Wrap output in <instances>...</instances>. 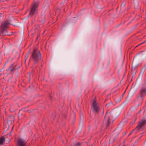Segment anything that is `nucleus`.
<instances>
[{"label":"nucleus","instance_id":"nucleus-1","mask_svg":"<svg viewBox=\"0 0 146 146\" xmlns=\"http://www.w3.org/2000/svg\"><path fill=\"white\" fill-rule=\"evenodd\" d=\"M41 54L37 48H34L31 54V58L35 63H37L41 59Z\"/></svg>","mask_w":146,"mask_h":146},{"label":"nucleus","instance_id":"nucleus-2","mask_svg":"<svg viewBox=\"0 0 146 146\" xmlns=\"http://www.w3.org/2000/svg\"><path fill=\"white\" fill-rule=\"evenodd\" d=\"M11 24L10 22L8 21H6L2 23L1 25L0 35H7L8 33L6 29H8L9 26Z\"/></svg>","mask_w":146,"mask_h":146},{"label":"nucleus","instance_id":"nucleus-3","mask_svg":"<svg viewBox=\"0 0 146 146\" xmlns=\"http://www.w3.org/2000/svg\"><path fill=\"white\" fill-rule=\"evenodd\" d=\"M96 100H94L92 106V110L95 113H98L100 110L99 107L98 106L96 103Z\"/></svg>","mask_w":146,"mask_h":146},{"label":"nucleus","instance_id":"nucleus-4","mask_svg":"<svg viewBox=\"0 0 146 146\" xmlns=\"http://www.w3.org/2000/svg\"><path fill=\"white\" fill-rule=\"evenodd\" d=\"M27 141L24 139L19 138L17 142V146H25Z\"/></svg>","mask_w":146,"mask_h":146},{"label":"nucleus","instance_id":"nucleus-5","mask_svg":"<svg viewBox=\"0 0 146 146\" xmlns=\"http://www.w3.org/2000/svg\"><path fill=\"white\" fill-rule=\"evenodd\" d=\"M111 118L110 116L106 114L104 117V122L106 124L107 127H108L111 123Z\"/></svg>","mask_w":146,"mask_h":146},{"label":"nucleus","instance_id":"nucleus-6","mask_svg":"<svg viewBox=\"0 0 146 146\" xmlns=\"http://www.w3.org/2000/svg\"><path fill=\"white\" fill-rule=\"evenodd\" d=\"M146 123V121L144 119H142L139 121V123L136 127L133 130H138L142 126L145 125Z\"/></svg>","mask_w":146,"mask_h":146},{"label":"nucleus","instance_id":"nucleus-7","mask_svg":"<svg viewBox=\"0 0 146 146\" xmlns=\"http://www.w3.org/2000/svg\"><path fill=\"white\" fill-rule=\"evenodd\" d=\"M14 64H12L9 68L7 70V71H8L9 72L12 73L13 72L17 69H18L20 67L18 66L17 68H16V65H14Z\"/></svg>","mask_w":146,"mask_h":146},{"label":"nucleus","instance_id":"nucleus-8","mask_svg":"<svg viewBox=\"0 0 146 146\" xmlns=\"http://www.w3.org/2000/svg\"><path fill=\"white\" fill-rule=\"evenodd\" d=\"M38 6L37 4L35 2L33 3V6L31 10L29 15H32L34 13L37 7Z\"/></svg>","mask_w":146,"mask_h":146},{"label":"nucleus","instance_id":"nucleus-9","mask_svg":"<svg viewBox=\"0 0 146 146\" xmlns=\"http://www.w3.org/2000/svg\"><path fill=\"white\" fill-rule=\"evenodd\" d=\"M5 138L2 137L0 138V145H2L4 144Z\"/></svg>","mask_w":146,"mask_h":146},{"label":"nucleus","instance_id":"nucleus-10","mask_svg":"<svg viewBox=\"0 0 146 146\" xmlns=\"http://www.w3.org/2000/svg\"><path fill=\"white\" fill-rule=\"evenodd\" d=\"M15 119V118L13 116H10L8 119V121H11V122H13Z\"/></svg>","mask_w":146,"mask_h":146},{"label":"nucleus","instance_id":"nucleus-11","mask_svg":"<svg viewBox=\"0 0 146 146\" xmlns=\"http://www.w3.org/2000/svg\"><path fill=\"white\" fill-rule=\"evenodd\" d=\"M146 69L145 67H142L141 68L140 74H141L142 75H143L145 70Z\"/></svg>","mask_w":146,"mask_h":146},{"label":"nucleus","instance_id":"nucleus-12","mask_svg":"<svg viewBox=\"0 0 146 146\" xmlns=\"http://www.w3.org/2000/svg\"><path fill=\"white\" fill-rule=\"evenodd\" d=\"M41 17L42 18V19L40 21V22H42V23H44V21L45 19V17L44 15H42L41 16Z\"/></svg>","mask_w":146,"mask_h":146},{"label":"nucleus","instance_id":"nucleus-13","mask_svg":"<svg viewBox=\"0 0 146 146\" xmlns=\"http://www.w3.org/2000/svg\"><path fill=\"white\" fill-rule=\"evenodd\" d=\"M145 42H146V40L145 41H144L143 42L141 43H140V44H139V45H141V44H143V43H145Z\"/></svg>","mask_w":146,"mask_h":146},{"label":"nucleus","instance_id":"nucleus-14","mask_svg":"<svg viewBox=\"0 0 146 146\" xmlns=\"http://www.w3.org/2000/svg\"><path fill=\"white\" fill-rule=\"evenodd\" d=\"M141 110H140L138 112V113H140L141 112Z\"/></svg>","mask_w":146,"mask_h":146},{"label":"nucleus","instance_id":"nucleus-15","mask_svg":"<svg viewBox=\"0 0 146 146\" xmlns=\"http://www.w3.org/2000/svg\"><path fill=\"white\" fill-rule=\"evenodd\" d=\"M132 133V132H131L130 133H129V135H130Z\"/></svg>","mask_w":146,"mask_h":146},{"label":"nucleus","instance_id":"nucleus-16","mask_svg":"<svg viewBox=\"0 0 146 146\" xmlns=\"http://www.w3.org/2000/svg\"><path fill=\"white\" fill-rule=\"evenodd\" d=\"M8 60H7V61H6V63H8Z\"/></svg>","mask_w":146,"mask_h":146},{"label":"nucleus","instance_id":"nucleus-17","mask_svg":"<svg viewBox=\"0 0 146 146\" xmlns=\"http://www.w3.org/2000/svg\"><path fill=\"white\" fill-rule=\"evenodd\" d=\"M45 31H44L43 33V34L44 33V32H45Z\"/></svg>","mask_w":146,"mask_h":146},{"label":"nucleus","instance_id":"nucleus-18","mask_svg":"<svg viewBox=\"0 0 146 146\" xmlns=\"http://www.w3.org/2000/svg\"><path fill=\"white\" fill-rule=\"evenodd\" d=\"M139 44L138 45H137L136 46V47H137V46H139Z\"/></svg>","mask_w":146,"mask_h":146},{"label":"nucleus","instance_id":"nucleus-19","mask_svg":"<svg viewBox=\"0 0 146 146\" xmlns=\"http://www.w3.org/2000/svg\"><path fill=\"white\" fill-rule=\"evenodd\" d=\"M126 134V132H125V133H124V135H125Z\"/></svg>","mask_w":146,"mask_h":146},{"label":"nucleus","instance_id":"nucleus-20","mask_svg":"<svg viewBox=\"0 0 146 146\" xmlns=\"http://www.w3.org/2000/svg\"><path fill=\"white\" fill-rule=\"evenodd\" d=\"M145 67H146V64H145Z\"/></svg>","mask_w":146,"mask_h":146},{"label":"nucleus","instance_id":"nucleus-21","mask_svg":"<svg viewBox=\"0 0 146 146\" xmlns=\"http://www.w3.org/2000/svg\"><path fill=\"white\" fill-rule=\"evenodd\" d=\"M39 36H38L37 37V38L38 37H39Z\"/></svg>","mask_w":146,"mask_h":146},{"label":"nucleus","instance_id":"nucleus-22","mask_svg":"<svg viewBox=\"0 0 146 146\" xmlns=\"http://www.w3.org/2000/svg\"><path fill=\"white\" fill-rule=\"evenodd\" d=\"M1 75V74H0V76Z\"/></svg>","mask_w":146,"mask_h":146},{"label":"nucleus","instance_id":"nucleus-23","mask_svg":"<svg viewBox=\"0 0 146 146\" xmlns=\"http://www.w3.org/2000/svg\"><path fill=\"white\" fill-rule=\"evenodd\" d=\"M124 94V93L123 94H122V96H123V95Z\"/></svg>","mask_w":146,"mask_h":146}]
</instances>
